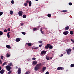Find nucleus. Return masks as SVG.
Returning a JSON list of instances; mask_svg holds the SVG:
<instances>
[{
  "label": "nucleus",
  "mask_w": 74,
  "mask_h": 74,
  "mask_svg": "<svg viewBox=\"0 0 74 74\" xmlns=\"http://www.w3.org/2000/svg\"><path fill=\"white\" fill-rule=\"evenodd\" d=\"M42 66V64L40 63L38 64H36V66L34 68V70L35 71H38L39 69H40L41 68V67Z\"/></svg>",
  "instance_id": "nucleus-1"
},
{
  "label": "nucleus",
  "mask_w": 74,
  "mask_h": 74,
  "mask_svg": "<svg viewBox=\"0 0 74 74\" xmlns=\"http://www.w3.org/2000/svg\"><path fill=\"white\" fill-rule=\"evenodd\" d=\"M5 68L6 69V70L7 71H10L11 70V67L9 65L6 66Z\"/></svg>",
  "instance_id": "nucleus-2"
},
{
  "label": "nucleus",
  "mask_w": 74,
  "mask_h": 74,
  "mask_svg": "<svg viewBox=\"0 0 74 74\" xmlns=\"http://www.w3.org/2000/svg\"><path fill=\"white\" fill-rule=\"evenodd\" d=\"M66 51L67 52L68 55H70L71 51V49H69L68 50H66Z\"/></svg>",
  "instance_id": "nucleus-3"
},
{
  "label": "nucleus",
  "mask_w": 74,
  "mask_h": 74,
  "mask_svg": "<svg viewBox=\"0 0 74 74\" xmlns=\"http://www.w3.org/2000/svg\"><path fill=\"white\" fill-rule=\"evenodd\" d=\"M17 72L18 74H21V68H19L18 69Z\"/></svg>",
  "instance_id": "nucleus-4"
},
{
  "label": "nucleus",
  "mask_w": 74,
  "mask_h": 74,
  "mask_svg": "<svg viewBox=\"0 0 74 74\" xmlns=\"http://www.w3.org/2000/svg\"><path fill=\"white\" fill-rule=\"evenodd\" d=\"M46 52V51H42L41 52V55H45Z\"/></svg>",
  "instance_id": "nucleus-5"
},
{
  "label": "nucleus",
  "mask_w": 74,
  "mask_h": 74,
  "mask_svg": "<svg viewBox=\"0 0 74 74\" xmlns=\"http://www.w3.org/2000/svg\"><path fill=\"white\" fill-rule=\"evenodd\" d=\"M23 14V12L22 11H19L18 12V15L20 16H22V14Z\"/></svg>",
  "instance_id": "nucleus-6"
},
{
  "label": "nucleus",
  "mask_w": 74,
  "mask_h": 74,
  "mask_svg": "<svg viewBox=\"0 0 74 74\" xmlns=\"http://www.w3.org/2000/svg\"><path fill=\"white\" fill-rule=\"evenodd\" d=\"M57 70H64V68L63 67H59L57 69Z\"/></svg>",
  "instance_id": "nucleus-7"
},
{
  "label": "nucleus",
  "mask_w": 74,
  "mask_h": 74,
  "mask_svg": "<svg viewBox=\"0 0 74 74\" xmlns=\"http://www.w3.org/2000/svg\"><path fill=\"white\" fill-rule=\"evenodd\" d=\"M50 45V44H48L47 45L45 46V49H48L49 48V47Z\"/></svg>",
  "instance_id": "nucleus-8"
},
{
  "label": "nucleus",
  "mask_w": 74,
  "mask_h": 74,
  "mask_svg": "<svg viewBox=\"0 0 74 74\" xmlns=\"http://www.w3.org/2000/svg\"><path fill=\"white\" fill-rule=\"evenodd\" d=\"M37 63V62L36 61H34L33 62L32 65L34 66V65H36Z\"/></svg>",
  "instance_id": "nucleus-9"
},
{
  "label": "nucleus",
  "mask_w": 74,
  "mask_h": 74,
  "mask_svg": "<svg viewBox=\"0 0 74 74\" xmlns=\"http://www.w3.org/2000/svg\"><path fill=\"white\" fill-rule=\"evenodd\" d=\"M63 33L64 35H67L69 33V32L68 31H65Z\"/></svg>",
  "instance_id": "nucleus-10"
},
{
  "label": "nucleus",
  "mask_w": 74,
  "mask_h": 74,
  "mask_svg": "<svg viewBox=\"0 0 74 74\" xmlns=\"http://www.w3.org/2000/svg\"><path fill=\"white\" fill-rule=\"evenodd\" d=\"M5 71L4 69H2L0 71V73L1 74H3V73H4Z\"/></svg>",
  "instance_id": "nucleus-11"
},
{
  "label": "nucleus",
  "mask_w": 74,
  "mask_h": 74,
  "mask_svg": "<svg viewBox=\"0 0 74 74\" xmlns=\"http://www.w3.org/2000/svg\"><path fill=\"white\" fill-rule=\"evenodd\" d=\"M46 70V67H43L42 69V72H44V71Z\"/></svg>",
  "instance_id": "nucleus-12"
},
{
  "label": "nucleus",
  "mask_w": 74,
  "mask_h": 74,
  "mask_svg": "<svg viewBox=\"0 0 74 74\" xmlns=\"http://www.w3.org/2000/svg\"><path fill=\"white\" fill-rule=\"evenodd\" d=\"M21 40V39L19 38H17L16 39V42H19Z\"/></svg>",
  "instance_id": "nucleus-13"
},
{
  "label": "nucleus",
  "mask_w": 74,
  "mask_h": 74,
  "mask_svg": "<svg viewBox=\"0 0 74 74\" xmlns=\"http://www.w3.org/2000/svg\"><path fill=\"white\" fill-rule=\"evenodd\" d=\"M68 29H69V26H67L65 28V30H68Z\"/></svg>",
  "instance_id": "nucleus-14"
},
{
  "label": "nucleus",
  "mask_w": 74,
  "mask_h": 74,
  "mask_svg": "<svg viewBox=\"0 0 74 74\" xmlns=\"http://www.w3.org/2000/svg\"><path fill=\"white\" fill-rule=\"evenodd\" d=\"M6 48H8V49H10L11 48V46L10 45H7L6 46Z\"/></svg>",
  "instance_id": "nucleus-15"
},
{
  "label": "nucleus",
  "mask_w": 74,
  "mask_h": 74,
  "mask_svg": "<svg viewBox=\"0 0 74 74\" xmlns=\"http://www.w3.org/2000/svg\"><path fill=\"white\" fill-rule=\"evenodd\" d=\"M10 32H9L8 33H7V36L8 38H10Z\"/></svg>",
  "instance_id": "nucleus-16"
},
{
  "label": "nucleus",
  "mask_w": 74,
  "mask_h": 74,
  "mask_svg": "<svg viewBox=\"0 0 74 74\" xmlns=\"http://www.w3.org/2000/svg\"><path fill=\"white\" fill-rule=\"evenodd\" d=\"M29 6L30 7L32 6V1H29Z\"/></svg>",
  "instance_id": "nucleus-17"
},
{
  "label": "nucleus",
  "mask_w": 74,
  "mask_h": 74,
  "mask_svg": "<svg viewBox=\"0 0 74 74\" xmlns=\"http://www.w3.org/2000/svg\"><path fill=\"white\" fill-rule=\"evenodd\" d=\"M27 45H28V46H31L32 45V43H27L26 44Z\"/></svg>",
  "instance_id": "nucleus-18"
},
{
  "label": "nucleus",
  "mask_w": 74,
  "mask_h": 74,
  "mask_svg": "<svg viewBox=\"0 0 74 74\" xmlns=\"http://www.w3.org/2000/svg\"><path fill=\"white\" fill-rule=\"evenodd\" d=\"M6 56L7 58H8L10 56V54H9L8 53L6 55Z\"/></svg>",
  "instance_id": "nucleus-19"
},
{
  "label": "nucleus",
  "mask_w": 74,
  "mask_h": 74,
  "mask_svg": "<svg viewBox=\"0 0 74 74\" xmlns=\"http://www.w3.org/2000/svg\"><path fill=\"white\" fill-rule=\"evenodd\" d=\"M47 16L49 17V18H51V14H47Z\"/></svg>",
  "instance_id": "nucleus-20"
},
{
  "label": "nucleus",
  "mask_w": 74,
  "mask_h": 74,
  "mask_svg": "<svg viewBox=\"0 0 74 74\" xmlns=\"http://www.w3.org/2000/svg\"><path fill=\"white\" fill-rule=\"evenodd\" d=\"M23 18H26V15L25 14H24L23 15Z\"/></svg>",
  "instance_id": "nucleus-21"
},
{
  "label": "nucleus",
  "mask_w": 74,
  "mask_h": 74,
  "mask_svg": "<svg viewBox=\"0 0 74 74\" xmlns=\"http://www.w3.org/2000/svg\"><path fill=\"white\" fill-rule=\"evenodd\" d=\"M49 58H49V57L47 56H46V59L47 60H49Z\"/></svg>",
  "instance_id": "nucleus-22"
},
{
  "label": "nucleus",
  "mask_w": 74,
  "mask_h": 74,
  "mask_svg": "<svg viewBox=\"0 0 74 74\" xmlns=\"http://www.w3.org/2000/svg\"><path fill=\"white\" fill-rule=\"evenodd\" d=\"M49 49H52L53 48V46L52 45H50L49 47Z\"/></svg>",
  "instance_id": "nucleus-23"
},
{
  "label": "nucleus",
  "mask_w": 74,
  "mask_h": 74,
  "mask_svg": "<svg viewBox=\"0 0 74 74\" xmlns=\"http://www.w3.org/2000/svg\"><path fill=\"white\" fill-rule=\"evenodd\" d=\"M61 12H67V10H64L61 11Z\"/></svg>",
  "instance_id": "nucleus-24"
},
{
  "label": "nucleus",
  "mask_w": 74,
  "mask_h": 74,
  "mask_svg": "<svg viewBox=\"0 0 74 74\" xmlns=\"http://www.w3.org/2000/svg\"><path fill=\"white\" fill-rule=\"evenodd\" d=\"M40 32H41V33L42 34H44V32H42V28H40Z\"/></svg>",
  "instance_id": "nucleus-25"
},
{
  "label": "nucleus",
  "mask_w": 74,
  "mask_h": 74,
  "mask_svg": "<svg viewBox=\"0 0 74 74\" xmlns=\"http://www.w3.org/2000/svg\"><path fill=\"white\" fill-rule=\"evenodd\" d=\"M7 62H4V63H3L2 64V66H4L6 64H7Z\"/></svg>",
  "instance_id": "nucleus-26"
},
{
  "label": "nucleus",
  "mask_w": 74,
  "mask_h": 74,
  "mask_svg": "<svg viewBox=\"0 0 74 74\" xmlns=\"http://www.w3.org/2000/svg\"><path fill=\"white\" fill-rule=\"evenodd\" d=\"M10 15H12V14H13V11H10Z\"/></svg>",
  "instance_id": "nucleus-27"
},
{
  "label": "nucleus",
  "mask_w": 74,
  "mask_h": 74,
  "mask_svg": "<svg viewBox=\"0 0 74 74\" xmlns=\"http://www.w3.org/2000/svg\"><path fill=\"white\" fill-rule=\"evenodd\" d=\"M36 30H37V28H34L33 30V32H34V31H36Z\"/></svg>",
  "instance_id": "nucleus-28"
},
{
  "label": "nucleus",
  "mask_w": 74,
  "mask_h": 74,
  "mask_svg": "<svg viewBox=\"0 0 74 74\" xmlns=\"http://www.w3.org/2000/svg\"><path fill=\"white\" fill-rule=\"evenodd\" d=\"M3 34V32L0 31V36H2Z\"/></svg>",
  "instance_id": "nucleus-29"
},
{
  "label": "nucleus",
  "mask_w": 74,
  "mask_h": 74,
  "mask_svg": "<svg viewBox=\"0 0 74 74\" xmlns=\"http://www.w3.org/2000/svg\"><path fill=\"white\" fill-rule=\"evenodd\" d=\"M71 67H74V64H72L71 65Z\"/></svg>",
  "instance_id": "nucleus-30"
},
{
  "label": "nucleus",
  "mask_w": 74,
  "mask_h": 74,
  "mask_svg": "<svg viewBox=\"0 0 74 74\" xmlns=\"http://www.w3.org/2000/svg\"><path fill=\"white\" fill-rule=\"evenodd\" d=\"M70 34H71V35H73V31H70Z\"/></svg>",
  "instance_id": "nucleus-31"
},
{
  "label": "nucleus",
  "mask_w": 74,
  "mask_h": 74,
  "mask_svg": "<svg viewBox=\"0 0 74 74\" xmlns=\"http://www.w3.org/2000/svg\"><path fill=\"white\" fill-rule=\"evenodd\" d=\"M30 73V72L28 71L25 73V74H29Z\"/></svg>",
  "instance_id": "nucleus-32"
},
{
  "label": "nucleus",
  "mask_w": 74,
  "mask_h": 74,
  "mask_svg": "<svg viewBox=\"0 0 74 74\" xmlns=\"http://www.w3.org/2000/svg\"><path fill=\"white\" fill-rule=\"evenodd\" d=\"M3 12H0V16H1L2 15H3Z\"/></svg>",
  "instance_id": "nucleus-33"
},
{
  "label": "nucleus",
  "mask_w": 74,
  "mask_h": 74,
  "mask_svg": "<svg viewBox=\"0 0 74 74\" xmlns=\"http://www.w3.org/2000/svg\"><path fill=\"white\" fill-rule=\"evenodd\" d=\"M9 66H12V63H9Z\"/></svg>",
  "instance_id": "nucleus-34"
},
{
  "label": "nucleus",
  "mask_w": 74,
  "mask_h": 74,
  "mask_svg": "<svg viewBox=\"0 0 74 74\" xmlns=\"http://www.w3.org/2000/svg\"><path fill=\"white\" fill-rule=\"evenodd\" d=\"M3 32L5 33H6V32H7V29H5L4 30Z\"/></svg>",
  "instance_id": "nucleus-35"
},
{
  "label": "nucleus",
  "mask_w": 74,
  "mask_h": 74,
  "mask_svg": "<svg viewBox=\"0 0 74 74\" xmlns=\"http://www.w3.org/2000/svg\"><path fill=\"white\" fill-rule=\"evenodd\" d=\"M36 58H32V60H36Z\"/></svg>",
  "instance_id": "nucleus-36"
},
{
  "label": "nucleus",
  "mask_w": 74,
  "mask_h": 74,
  "mask_svg": "<svg viewBox=\"0 0 74 74\" xmlns=\"http://www.w3.org/2000/svg\"><path fill=\"white\" fill-rule=\"evenodd\" d=\"M11 3L12 4H14V0L12 1Z\"/></svg>",
  "instance_id": "nucleus-37"
},
{
  "label": "nucleus",
  "mask_w": 74,
  "mask_h": 74,
  "mask_svg": "<svg viewBox=\"0 0 74 74\" xmlns=\"http://www.w3.org/2000/svg\"><path fill=\"white\" fill-rule=\"evenodd\" d=\"M69 5H72V3L70 2L69 3Z\"/></svg>",
  "instance_id": "nucleus-38"
},
{
  "label": "nucleus",
  "mask_w": 74,
  "mask_h": 74,
  "mask_svg": "<svg viewBox=\"0 0 74 74\" xmlns=\"http://www.w3.org/2000/svg\"><path fill=\"white\" fill-rule=\"evenodd\" d=\"M34 49H38V48L37 47H36L34 48Z\"/></svg>",
  "instance_id": "nucleus-39"
},
{
  "label": "nucleus",
  "mask_w": 74,
  "mask_h": 74,
  "mask_svg": "<svg viewBox=\"0 0 74 74\" xmlns=\"http://www.w3.org/2000/svg\"><path fill=\"white\" fill-rule=\"evenodd\" d=\"M25 6H27V3H24Z\"/></svg>",
  "instance_id": "nucleus-40"
},
{
  "label": "nucleus",
  "mask_w": 74,
  "mask_h": 74,
  "mask_svg": "<svg viewBox=\"0 0 74 74\" xmlns=\"http://www.w3.org/2000/svg\"><path fill=\"white\" fill-rule=\"evenodd\" d=\"M22 34H23L24 35H25V34H26V33H25V32H22Z\"/></svg>",
  "instance_id": "nucleus-41"
},
{
  "label": "nucleus",
  "mask_w": 74,
  "mask_h": 74,
  "mask_svg": "<svg viewBox=\"0 0 74 74\" xmlns=\"http://www.w3.org/2000/svg\"><path fill=\"white\" fill-rule=\"evenodd\" d=\"M12 72V71H10L9 72H8V74H11V73Z\"/></svg>",
  "instance_id": "nucleus-42"
},
{
  "label": "nucleus",
  "mask_w": 74,
  "mask_h": 74,
  "mask_svg": "<svg viewBox=\"0 0 74 74\" xmlns=\"http://www.w3.org/2000/svg\"><path fill=\"white\" fill-rule=\"evenodd\" d=\"M10 30H11V29L10 28H8V29L7 30L8 32H10Z\"/></svg>",
  "instance_id": "nucleus-43"
},
{
  "label": "nucleus",
  "mask_w": 74,
  "mask_h": 74,
  "mask_svg": "<svg viewBox=\"0 0 74 74\" xmlns=\"http://www.w3.org/2000/svg\"><path fill=\"white\" fill-rule=\"evenodd\" d=\"M38 42L39 43H40V44H41V43H42V41H38Z\"/></svg>",
  "instance_id": "nucleus-44"
},
{
  "label": "nucleus",
  "mask_w": 74,
  "mask_h": 74,
  "mask_svg": "<svg viewBox=\"0 0 74 74\" xmlns=\"http://www.w3.org/2000/svg\"><path fill=\"white\" fill-rule=\"evenodd\" d=\"M1 59H3V56H1Z\"/></svg>",
  "instance_id": "nucleus-45"
},
{
  "label": "nucleus",
  "mask_w": 74,
  "mask_h": 74,
  "mask_svg": "<svg viewBox=\"0 0 74 74\" xmlns=\"http://www.w3.org/2000/svg\"><path fill=\"white\" fill-rule=\"evenodd\" d=\"M26 3H29V1L28 0H27L26 1Z\"/></svg>",
  "instance_id": "nucleus-46"
},
{
  "label": "nucleus",
  "mask_w": 74,
  "mask_h": 74,
  "mask_svg": "<svg viewBox=\"0 0 74 74\" xmlns=\"http://www.w3.org/2000/svg\"><path fill=\"white\" fill-rule=\"evenodd\" d=\"M45 74H49V72H48V71H47L45 73Z\"/></svg>",
  "instance_id": "nucleus-47"
},
{
  "label": "nucleus",
  "mask_w": 74,
  "mask_h": 74,
  "mask_svg": "<svg viewBox=\"0 0 74 74\" xmlns=\"http://www.w3.org/2000/svg\"><path fill=\"white\" fill-rule=\"evenodd\" d=\"M63 56V54H62L61 55V56H60V57H62Z\"/></svg>",
  "instance_id": "nucleus-48"
},
{
  "label": "nucleus",
  "mask_w": 74,
  "mask_h": 74,
  "mask_svg": "<svg viewBox=\"0 0 74 74\" xmlns=\"http://www.w3.org/2000/svg\"><path fill=\"white\" fill-rule=\"evenodd\" d=\"M2 62L1 60H0V64H2Z\"/></svg>",
  "instance_id": "nucleus-49"
},
{
  "label": "nucleus",
  "mask_w": 74,
  "mask_h": 74,
  "mask_svg": "<svg viewBox=\"0 0 74 74\" xmlns=\"http://www.w3.org/2000/svg\"><path fill=\"white\" fill-rule=\"evenodd\" d=\"M21 26H23V23H21Z\"/></svg>",
  "instance_id": "nucleus-50"
},
{
  "label": "nucleus",
  "mask_w": 74,
  "mask_h": 74,
  "mask_svg": "<svg viewBox=\"0 0 74 74\" xmlns=\"http://www.w3.org/2000/svg\"><path fill=\"white\" fill-rule=\"evenodd\" d=\"M42 45H40L39 46V47H42Z\"/></svg>",
  "instance_id": "nucleus-51"
},
{
  "label": "nucleus",
  "mask_w": 74,
  "mask_h": 74,
  "mask_svg": "<svg viewBox=\"0 0 74 74\" xmlns=\"http://www.w3.org/2000/svg\"><path fill=\"white\" fill-rule=\"evenodd\" d=\"M1 70V67L0 66V71Z\"/></svg>",
  "instance_id": "nucleus-52"
},
{
  "label": "nucleus",
  "mask_w": 74,
  "mask_h": 74,
  "mask_svg": "<svg viewBox=\"0 0 74 74\" xmlns=\"http://www.w3.org/2000/svg\"><path fill=\"white\" fill-rule=\"evenodd\" d=\"M71 41H72V42H73V39H71Z\"/></svg>",
  "instance_id": "nucleus-53"
},
{
  "label": "nucleus",
  "mask_w": 74,
  "mask_h": 74,
  "mask_svg": "<svg viewBox=\"0 0 74 74\" xmlns=\"http://www.w3.org/2000/svg\"><path fill=\"white\" fill-rule=\"evenodd\" d=\"M66 41H69V39H66Z\"/></svg>",
  "instance_id": "nucleus-54"
},
{
  "label": "nucleus",
  "mask_w": 74,
  "mask_h": 74,
  "mask_svg": "<svg viewBox=\"0 0 74 74\" xmlns=\"http://www.w3.org/2000/svg\"><path fill=\"white\" fill-rule=\"evenodd\" d=\"M50 59H52V57L50 58Z\"/></svg>",
  "instance_id": "nucleus-55"
},
{
  "label": "nucleus",
  "mask_w": 74,
  "mask_h": 74,
  "mask_svg": "<svg viewBox=\"0 0 74 74\" xmlns=\"http://www.w3.org/2000/svg\"><path fill=\"white\" fill-rule=\"evenodd\" d=\"M34 49V48L33 47L32 48V49Z\"/></svg>",
  "instance_id": "nucleus-56"
},
{
  "label": "nucleus",
  "mask_w": 74,
  "mask_h": 74,
  "mask_svg": "<svg viewBox=\"0 0 74 74\" xmlns=\"http://www.w3.org/2000/svg\"><path fill=\"white\" fill-rule=\"evenodd\" d=\"M73 50H74V47L73 48Z\"/></svg>",
  "instance_id": "nucleus-57"
},
{
  "label": "nucleus",
  "mask_w": 74,
  "mask_h": 74,
  "mask_svg": "<svg viewBox=\"0 0 74 74\" xmlns=\"http://www.w3.org/2000/svg\"><path fill=\"white\" fill-rule=\"evenodd\" d=\"M72 42H74V40Z\"/></svg>",
  "instance_id": "nucleus-58"
},
{
  "label": "nucleus",
  "mask_w": 74,
  "mask_h": 74,
  "mask_svg": "<svg viewBox=\"0 0 74 74\" xmlns=\"http://www.w3.org/2000/svg\"><path fill=\"white\" fill-rule=\"evenodd\" d=\"M35 1H38V0H35Z\"/></svg>",
  "instance_id": "nucleus-59"
}]
</instances>
